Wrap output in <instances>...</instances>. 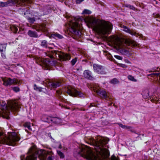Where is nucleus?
<instances>
[{
  "instance_id": "nucleus-1",
  "label": "nucleus",
  "mask_w": 160,
  "mask_h": 160,
  "mask_svg": "<svg viewBox=\"0 0 160 160\" xmlns=\"http://www.w3.org/2000/svg\"><path fill=\"white\" fill-rule=\"evenodd\" d=\"M108 138L98 137L95 139L90 138L88 143L94 147V150L96 152L92 151L91 148L86 145H82L80 147L78 154L87 159L103 160L107 159L109 156L108 150L104 148L108 143Z\"/></svg>"
},
{
  "instance_id": "nucleus-2",
  "label": "nucleus",
  "mask_w": 160,
  "mask_h": 160,
  "mask_svg": "<svg viewBox=\"0 0 160 160\" xmlns=\"http://www.w3.org/2000/svg\"><path fill=\"white\" fill-rule=\"evenodd\" d=\"M87 22L93 28V30L99 34H109L112 29V25L103 20L90 18Z\"/></svg>"
},
{
  "instance_id": "nucleus-3",
  "label": "nucleus",
  "mask_w": 160,
  "mask_h": 160,
  "mask_svg": "<svg viewBox=\"0 0 160 160\" xmlns=\"http://www.w3.org/2000/svg\"><path fill=\"white\" fill-rule=\"evenodd\" d=\"M20 139L19 136L16 132H8L6 135L4 131L0 128V144L15 146Z\"/></svg>"
},
{
  "instance_id": "nucleus-4",
  "label": "nucleus",
  "mask_w": 160,
  "mask_h": 160,
  "mask_svg": "<svg viewBox=\"0 0 160 160\" xmlns=\"http://www.w3.org/2000/svg\"><path fill=\"white\" fill-rule=\"evenodd\" d=\"M52 152H48L44 150H38L34 144L29 149L28 154L25 160H36L37 156L40 160H45L48 155Z\"/></svg>"
},
{
  "instance_id": "nucleus-5",
  "label": "nucleus",
  "mask_w": 160,
  "mask_h": 160,
  "mask_svg": "<svg viewBox=\"0 0 160 160\" xmlns=\"http://www.w3.org/2000/svg\"><path fill=\"white\" fill-rule=\"evenodd\" d=\"M112 43L114 45V47L117 50H121L122 53L124 55H128L129 51L125 48L126 45L128 44L129 45H132L135 46H137V43L134 41L129 40L124 41L117 36H113L111 40Z\"/></svg>"
},
{
  "instance_id": "nucleus-6",
  "label": "nucleus",
  "mask_w": 160,
  "mask_h": 160,
  "mask_svg": "<svg viewBox=\"0 0 160 160\" xmlns=\"http://www.w3.org/2000/svg\"><path fill=\"white\" fill-rule=\"evenodd\" d=\"M69 28L68 30L72 34V37L75 39H78L81 37V33L80 31L81 29V26L75 20L72 21L69 23Z\"/></svg>"
},
{
  "instance_id": "nucleus-7",
  "label": "nucleus",
  "mask_w": 160,
  "mask_h": 160,
  "mask_svg": "<svg viewBox=\"0 0 160 160\" xmlns=\"http://www.w3.org/2000/svg\"><path fill=\"white\" fill-rule=\"evenodd\" d=\"M46 55L51 58H58L62 61L69 60L71 58L70 54L64 53L58 51L51 50L45 52Z\"/></svg>"
},
{
  "instance_id": "nucleus-8",
  "label": "nucleus",
  "mask_w": 160,
  "mask_h": 160,
  "mask_svg": "<svg viewBox=\"0 0 160 160\" xmlns=\"http://www.w3.org/2000/svg\"><path fill=\"white\" fill-rule=\"evenodd\" d=\"M91 88L92 90L96 92L101 98L105 99H108L110 101L112 100V99L110 96V93L104 90L101 89L98 84H92L91 85Z\"/></svg>"
},
{
  "instance_id": "nucleus-9",
  "label": "nucleus",
  "mask_w": 160,
  "mask_h": 160,
  "mask_svg": "<svg viewBox=\"0 0 160 160\" xmlns=\"http://www.w3.org/2000/svg\"><path fill=\"white\" fill-rule=\"evenodd\" d=\"M33 58L35 60L36 63L41 66L48 68V67L52 65L51 61L49 59H42L36 56H33Z\"/></svg>"
},
{
  "instance_id": "nucleus-10",
  "label": "nucleus",
  "mask_w": 160,
  "mask_h": 160,
  "mask_svg": "<svg viewBox=\"0 0 160 160\" xmlns=\"http://www.w3.org/2000/svg\"><path fill=\"white\" fill-rule=\"evenodd\" d=\"M66 91L67 93L71 96L82 97L84 95V94L80 91L74 88L68 87Z\"/></svg>"
},
{
  "instance_id": "nucleus-11",
  "label": "nucleus",
  "mask_w": 160,
  "mask_h": 160,
  "mask_svg": "<svg viewBox=\"0 0 160 160\" xmlns=\"http://www.w3.org/2000/svg\"><path fill=\"white\" fill-rule=\"evenodd\" d=\"M2 80L3 82V84L6 86H10L13 84H19L20 82L15 78L11 79L8 78H3Z\"/></svg>"
},
{
  "instance_id": "nucleus-12",
  "label": "nucleus",
  "mask_w": 160,
  "mask_h": 160,
  "mask_svg": "<svg viewBox=\"0 0 160 160\" xmlns=\"http://www.w3.org/2000/svg\"><path fill=\"white\" fill-rule=\"evenodd\" d=\"M93 67L94 71L98 74H105L106 73L104 68L100 65L94 64L93 65Z\"/></svg>"
},
{
  "instance_id": "nucleus-13",
  "label": "nucleus",
  "mask_w": 160,
  "mask_h": 160,
  "mask_svg": "<svg viewBox=\"0 0 160 160\" xmlns=\"http://www.w3.org/2000/svg\"><path fill=\"white\" fill-rule=\"evenodd\" d=\"M46 85L47 87L51 88H56L57 87L60 86V82L56 81H52L51 80H48L46 82Z\"/></svg>"
},
{
  "instance_id": "nucleus-14",
  "label": "nucleus",
  "mask_w": 160,
  "mask_h": 160,
  "mask_svg": "<svg viewBox=\"0 0 160 160\" xmlns=\"http://www.w3.org/2000/svg\"><path fill=\"white\" fill-rule=\"evenodd\" d=\"M32 28L36 29V30L38 32L42 31L43 32H46L47 31V28L46 27V25L44 24H38L37 25H33L32 26Z\"/></svg>"
},
{
  "instance_id": "nucleus-15",
  "label": "nucleus",
  "mask_w": 160,
  "mask_h": 160,
  "mask_svg": "<svg viewBox=\"0 0 160 160\" xmlns=\"http://www.w3.org/2000/svg\"><path fill=\"white\" fill-rule=\"evenodd\" d=\"M15 3L21 5H24L26 3L31 4L32 2L31 0H12Z\"/></svg>"
},
{
  "instance_id": "nucleus-16",
  "label": "nucleus",
  "mask_w": 160,
  "mask_h": 160,
  "mask_svg": "<svg viewBox=\"0 0 160 160\" xmlns=\"http://www.w3.org/2000/svg\"><path fill=\"white\" fill-rule=\"evenodd\" d=\"M83 75L85 78L90 80L93 79V77L91 75V72L89 70H85L83 73Z\"/></svg>"
},
{
  "instance_id": "nucleus-17",
  "label": "nucleus",
  "mask_w": 160,
  "mask_h": 160,
  "mask_svg": "<svg viewBox=\"0 0 160 160\" xmlns=\"http://www.w3.org/2000/svg\"><path fill=\"white\" fill-rule=\"evenodd\" d=\"M122 28H123V31L131 35H135L136 33L131 30L130 29L127 27L123 25Z\"/></svg>"
},
{
  "instance_id": "nucleus-18",
  "label": "nucleus",
  "mask_w": 160,
  "mask_h": 160,
  "mask_svg": "<svg viewBox=\"0 0 160 160\" xmlns=\"http://www.w3.org/2000/svg\"><path fill=\"white\" fill-rule=\"evenodd\" d=\"M28 35L31 37L33 38H37L38 37V35L37 33L31 30H29L28 32Z\"/></svg>"
},
{
  "instance_id": "nucleus-19",
  "label": "nucleus",
  "mask_w": 160,
  "mask_h": 160,
  "mask_svg": "<svg viewBox=\"0 0 160 160\" xmlns=\"http://www.w3.org/2000/svg\"><path fill=\"white\" fill-rule=\"evenodd\" d=\"M142 94L145 98H148L150 97L149 95V91L147 89H144L143 91Z\"/></svg>"
},
{
  "instance_id": "nucleus-20",
  "label": "nucleus",
  "mask_w": 160,
  "mask_h": 160,
  "mask_svg": "<svg viewBox=\"0 0 160 160\" xmlns=\"http://www.w3.org/2000/svg\"><path fill=\"white\" fill-rule=\"evenodd\" d=\"M51 120L55 123H59L61 121V119L57 117H52L51 118Z\"/></svg>"
},
{
  "instance_id": "nucleus-21",
  "label": "nucleus",
  "mask_w": 160,
  "mask_h": 160,
  "mask_svg": "<svg viewBox=\"0 0 160 160\" xmlns=\"http://www.w3.org/2000/svg\"><path fill=\"white\" fill-rule=\"evenodd\" d=\"M151 101L156 103H160V98L156 96H154L152 98V99L151 100Z\"/></svg>"
},
{
  "instance_id": "nucleus-22",
  "label": "nucleus",
  "mask_w": 160,
  "mask_h": 160,
  "mask_svg": "<svg viewBox=\"0 0 160 160\" xmlns=\"http://www.w3.org/2000/svg\"><path fill=\"white\" fill-rule=\"evenodd\" d=\"M57 153L60 158H64L65 156L64 154L61 151L57 150Z\"/></svg>"
},
{
  "instance_id": "nucleus-23",
  "label": "nucleus",
  "mask_w": 160,
  "mask_h": 160,
  "mask_svg": "<svg viewBox=\"0 0 160 160\" xmlns=\"http://www.w3.org/2000/svg\"><path fill=\"white\" fill-rule=\"evenodd\" d=\"M52 35L55 38L61 39L63 38V37L61 35L57 33H54L52 34Z\"/></svg>"
},
{
  "instance_id": "nucleus-24",
  "label": "nucleus",
  "mask_w": 160,
  "mask_h": 160,
  "mask_svg": "<svg viewBox=\"0 0 160 160\" xmlns=\"http://www.w3.org/2000/svg\"><path fill=\"white\" fill-rule=\"evenodd\" d=\"M119 126L124 129H129L131 128V127L130 126H127L123 125L122 123H118V124Z\"/></svg>"
},
{
  "instance_id": "nucleus-25",
  "label": "nucleus",
  "mask_w": 160,
  "mask_h": 160,
  "mask_svg": "<svg viewBox=\"0 0 160 160\" xmlns=\"http://www.w3.org/2000/svg\"><path fill=\"white\" fill-rule=\"evenodd\" d=\"M9 3L8 2H0V7H4L8 6Z\"/></svg>"
},
{
  "instance_id": "nucleus-26",
  "label": "nucleus",
  "mask_w": 160,
  "mask_h": 160,
  "mask_svg": "<svg viewBox=\"0 0 160 160\" xmlns=\"http://www.w3.org/2000/svg\"><path fill=\"white\" fill-rule=\"evenodd\" d=\"M41 46L44 47H47V42L45 40H43L41 42Z\"/></svg>"
},
{
  "instance_id": "nucleus-27",
  "label": "nucleus",
  "mask_w": 160,
  "mask_h": 160,
  "mask_svg": "<svg viewBox=\"0 0 160 160\" xmlns=\"http://www.w3.org/2000/svg\"><path fill=\"white\" fill-rule=\"evenodd\" d=\"M11 29L14 33H16L18 30V28L15 26H12L11 27Z\"/></svg>"
},
{
  "instance_id": "nucleus-28",
  "label": "nucleus",
  "mask_w": 160,
  "mask_h": 160,
  "mask_svg": "<svg viewBox=\"0 0 160 160\" xmlns=\"http://www.w3.org/2000/svg\"><path fill=\"white\" fill-rule=\"evenodd\" d=\"M128 78L130 80L133 82H136V80L134 78V77L131 75H129L128 76Z\"/></svg>"
},
{
  "instance_id": "nucleus-29",
  "label": "nucleus",
  "mask_w": 160,
  "mask_h": 160,
  "mask_svg": "<svg viewBox=\"0 0 160 160\" xmlns=\"http://www.w3.org/2000/svg\"><path fill=\"white\" fill-rule=\"evenodd\" d=\"M6 46L3 45H0V50L1 52H2L5 50Z\"/></svg>"
},
{
  "instance_id": "nucleus-30",
  "label": "nucleus",
  "mask_w": 160,
  "mask_h": 160,
  "mask_svg": "<svg viewBox=\"0 0 160 160\" xmlns=\"http://www.w3.org/2000/svg\"><path fill=\"white\" fill-rule=\"evenodd\" d=\"M91 12L90 11L87 9H85L83 11L82 14H91Z\"/></svg>"
},
{
  "instance_id": "nucleus-31",
  "label": "nucleus",
  "mask_w": 160,
  "mask_h": 160,
  "mask_svg": "<svg viewBox=\"0 0 160 160\" xmlns=\"http://www.w3.org/2000/svg\"><path fill=\"white\" fill-rule=\"evenodd\" d=\"M29 22L31 23H33L35 21V19L34 18H29L28 19Z\"/></svg>"
},
{
  "instance_id": "nucleus-32",
  "label": "nucleus",
  "mask_w": 160,
  "mask_h": 160,
  "mask_svg": "<svg viewBox=\"0 0 160 160\" xmlns=\"http://www.w3.org/2000/svg\"><path fill=\"white\" fill-rule=\"evenodd\" d=\"M25 127H27L30 130V123L29 122H26L24 125Z\"/></svg>"
},
{
  "instance_id": "nucleus-33",
  "label": "nucleus",
  "mask_w": 160,
  "mask_h": 160,
  "mask_svg": "<svg viewBox=\"0 0 160 160\" xmlns=\"http://www.w3.org/2000/svg\"><path fill=\"white\" fill-rule=\"evenodd\" d=\"M110 82L113 84H116L118 82V81L117 79L114 78L111 80Z\"/></svg>"
},
{
  "instance_id": "nucleus-34",
  "label": "nucleus",
  "mask_w": 160,
  "mask_h": 160,
  "mask_svg": "<svg viewBox=\"0 0 160 160\" xmlns=\"http://www.w3.org/2000/svg\"><path fill=\"white\" fill-rule=\"evenodd\" d=\"M77 60V58H75L74 59H73L71 61V63L72 65H74Z\"/></svg>"
},
{
  "instance_id": "nucleus-35",
  "label": "nucleus",
  "mask_w": 160,
  "mask_h": 160,
  "mask_svg": "<svg viewBox=\"0 0 160 160\" xmlns=\"http://www.w3.org/2000/svg\"><path fill=\"white\" fill-rule=\"evenodd\" d=\"M13 90L16 92H17L20 91V89L18 87H15L12 88Z\"/></svg>"
},
{
  "instance_id": "nucleus-36",
  "label": "nucleus",
  "mask_w": 160,
  "mask_h": 160,
  "mask_svg": "<svg viewBox=\"0 0 160 160\" xmlns=\"http://www.w3.org/2000/svg\"><path fill=\"white\" fill-rule=\"evenodd\" d=\"M110 160H119V158L114 155H113L112 156Z\"/></svg>"
},
{
  "instance_id": "nucleus-37",
  "label": "nucleus",
  "mask_w": 160,
  "mask_h": 160,
  "mask_svg": "<svg viewBox=\"0 0 160 160\" xmlns=\"http://www.w3.org/2000/svg\"><path fill=\"white\" fill-rule=\"evenodd\" d=\"M154 17L155 18H158L160 19V15L158 14L154 13L153 14Z\"/></svg>"
},
{
  "instance_id": "nucleus-38",
  "label": "nucleus",
  "mask_w": 160,
  "mask_h": 160,
  "mask_svg": "<svg viewBox=\"0 0 160 160\" xmlns=\"http://www.w3.org/2000/svg\"><path fill=\"white\" fill-rule=\"evenodd\" d=\"M126 7L129 8L130 9L134 10L135 9V8L132 6L131 5H128L126 6Z\"/></svg>"
},
{
  "instance_id": "nucleus-39",
  "label": "nucleus",
  "mask_w": 160,
  "mask_h": 160,
  "mask_svg": "<svg viewBox=\"0 0 160 160\" xmlns=\"http://www.w3.org/2000/svg\"><path fill=\"white\" fill-rule=\"evenodd\" d=\"M114 57L117 59L118 60H122V58L121 56L118 55H115Z\"/></svg>"
},
{
  "instance_id": "nucleus-40",
  "label": "nucleus",
  "mask_w": 160,
  "mask_h": 160,
  "mask_svg": "<svg viewBox=\"0 0 160 160\" xmlns=\"http://www.w3.org/2000/svg\"><path fill=\"white\" fill-rule=\"evenodd\" d=\"M54 157L52 156H49L47 159V160H53Z\"/></svg>"
},
{
  "instance_id": "nucleus-41",
  "label": "nucleus",
  "mask_w": 160,
  "mask_h": 160,
  "mask_svg": "<svg viewBox=\"0 0 160 160\" xmlns=\"http://www.w3.org/2000/svg\"><path fill=\"white\" fill-rule=\"evenodd\" d=\"M108 54L109 59L110 60L112 61L113 60L112 59V58L111 57V54L109 53H108Z\"/></svg>"
},
{
  "instance_id": "nucleus-42",
  "label": "nucleus",
  "mask_w": 160,
  "mask_h": 160,
  "mask_svg": "<svg viewBox=\"0 0 160 160\" xmlns=\"http://www.w3.org/2000/svg\"><path fill=\"white\" fill-rule=\"evenodd\" d=\"M25 158L24 155H22L20 157L21 160H24Z\"/></svg>"
},
{
  "instance_id": "nucleus-43",
  "label": "nucleus",
  "mask_w": 160,
  "mask_h": 160,
  "mask_svg": "<svg viewBox=\"0 0 160 160\" xmlns=\"http://www.w3.org/2000/svg\"><path fill=\"white\" fill-rule=\"evenodd\" d=\"M57 93L58 95L61 94L62 92L60 90H58L57 91Z\"/></svg>"
},
{
  "instance_id": "nucleus-44",
  "label": "nucleus",
  "mask_w": 160,
  "mask_h": 160,
  "mask_svg": "<svg viewBox=\"0 0 160 160\" xmlns=\"http://www.w3.org/2000/svg\"><path fill=\"white\" fill-rule=\"evenodd\" d=\"M84 0H77L76 2L77 3L79 4L81 2L83 1Z\"/></svg>"
},
{
  "instance_id": "nucleus-45",
  "label": "nucleus",
  "mask_w": 160,
  "mask_h": 160,
  "mask_svg": "<svg viewBox=\"0 0 160 160\" xmlns=\"http://www.w3.org/2000/svg\"><path fill=\"white\" fill-rule=\"evenodd\" d=\"M120 66L122 67V68H126L127 67V66L126 65H125V64H121V65H120Z\"/></svg>"
},
{
  "instance_id": "nucleus-46",
  "label": "nucleus",
  "mask_w": 160,
  "mask_h": 160,
  "mask_svg": "<svg viewBox=\"0 0 160 160\" xmlns=\"http://www.w3.org/2000/svg\"><path fill=\"white\" fill-rule=\"evenodd\" d=\"M34 89L35 90H38V88L37 87V85L36 84L34 85Z\"/></svg>"
},
{
  "instance_id": "nucleus-47",
  "label": "nucleus",
  "mask_w": 160,
  "mask_h": 160,
  "mask_svg": "<svg viewBox=\"0 0 160 160\" xmlns=\"http://www.w3.org/2000/svg\"><path fill=\"white\" fill-rule=\"evenodd\" d=\"M62 150L63 151H67V148L66 147H63L62 148Z\"/></svg>"
},
{
  "instance_id": "nucleus-48",
  "label": "nucleus",
  "mask_w": 160,
  "mask_h": 160,
  "mask_svg": "<svg viewBox=\"0 0 160 160\" xmlns=\"http://www.w3.org/2000/svg\"><path fill=\"white\" fill-rule=\"evenodd\" d=\"M58 148H59V149H61L62 148V147L61 145V144H60L59 146H58Z\"/></svg>"
},
{
  "instance_id": "nucleus-49",
  "label": "nucleus",
  "mask_w": 160,
  "mask_h": 160,
  "mask_svg": "<svg viewBox=\"0 0 160 160\" xmlns=\"http://www.w3.org/2000/svg\"><path fill=\"white\" fill-rule=\"evenodd\" d=\"M93 106V105L91 103L90 105L89 106V107H92V106Z\"/></svg>"
},
{
  "instance_id": "nucleus-50",
  "label": "nucleus",
  "mask_w": 160,
  "mask_h": 160,
  "mask_svg": "<svg viewBox=\"0 0 160 160\" xmlns=\"http://www.w3.org/2000/svg\"><path fill=\"white\" fill-rule=\"evenodd\" d=\"M127 62L128 63H130V62L129 61H128Z\"/></svg>"
},
{
  "instance_id": "nucleus-51",
  "label": "nucleus",
  "mask_w": 160,
  "mask_h": 160,
  "mask_svg": "<svg viewBox=\"0 0 160 160\" xmlns=\"http://www.w3.org/2000/svg\"><path fill=\"white\" fill-rule=\"evenodd\" d=\"M112 103H111L110 104V105H111Z\"/></svg>"
},
{
  "instance_id": "nucleus-52",
  "label": "nucleus",
  "mask_w": 160,
  "mask_h": 160,
  "mask_svg": "<svg viewBox=\"0 0 160 160\" xmlns=\"http://www.w3.org/2000/svg\"><path fill=\"white\" fill-rule=\"evenodd\" d=\"M157 20L160 21V20H159V19H157Z\"/></svg>"
}]
</instances>
